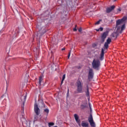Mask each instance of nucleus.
<instances>
[{
	"instance_id": "b1692460",
	"label": "nucleus",
	"mask_w": 127,
	"mask_h": 127,
	"mask_svg": "<svg viewBox=\"0 0 127 127\" xmlns=\"http://www.w3.org/2000/svg\"><path fill=\"white\" fill-rule=\"evenodd\" d=\"M89 108L90 109L91 112H92V108L91 107V103H89Z\"/></svg>"
},
{
	"instance_id": "a878e982",
	"label": "nucleus",
	"mask_w": 127,
	"mask_h": 127,
	"mask_svg": "<svg viewBox=\"0 0 127 127\" xmlns=\"http://www.w3.org/2000/svg\"><path fill=\"white\" fill-rule=\"evenodd\" d=\"M76 27H77V25H75V28H73V31H77V29Z\"/></svg>"
},
{
	"instance_id": "1a4fd4ad",
	"label": "nucleus",
	"mask_w": 127,
	"mask_h": 127,
	"mask_svg": "<svg viewBox=\"0 0 127 127\" xmlns=\"http://www.w3.org/2000/svg\"><path fill=\"white\" fill-rule=\"evenodd\" d=\"M108 34H109V32L108 31L104 32L102 36H101V41L102 42H105V40L107 38L108 36Z\"/></svg>"
},
{
	"instance_id": "4468645a",
	"label": "nucleus",
	"mask_w": 127,
	"mask_h": 127,
	"mask_svg": "<svg viewBox=\"0 0 127 127\" xmlns=\"http://www.w3.org/2000/svg\"><path fill=\"white\" fill-rule=\"evenodd\" d=\"M86 96L89 97L90 95V92H89V86L87 85L86 86V91H85Z\"/></svg>"
},
{
	"instance_id": "7ed1b4c3",
	"label": "nucleus",
	"mask_w": 127,
	"mask_h": 127,
	"mask_svg": "<svg viewBox=\"0 0 127 127\" xmlns=\"http://www.w3.org/2000/svg\"><path fill=\"white\" fill-rule=\"evenodd\" d=\"M127 20V16H124L123 17L122 19L118 20L116 21V28H117V30H119L120 28H121L119 26L120 24H123V23H126V21Z\"/></svg>"
},
{
	"instance_id": "f257e3e1",
	"label": "nucleus",
	"mask_w": 127,
	"mask_h": 127,
	"mask_svg": "<svg viewBox=\"0 0 127 127\" xmlns=\"http://www.w3.org/2000/svg\"><path fill=\"white\" fill-rule=\"evenodd\" d=\"M111 42H112V39L108 38L106 41V42H105L104 44V48H102L101 50L100 57V60H101V61H103V60H104V57L105 56V50H108V48H109V44H110Z\"/></svg>"
},
{
	"instance_id": "0eeeda50",
	"label": "nucleus",
	"mask_w": 127,
	"mask_h": 127,
	"mask_svg": "<svg viewBox=\"0 0 127 127\" xmlns=\"http://www.w3.org/2000/svg\"><path fill=\"white\" fill-rule=\"evenodd\" d=\"M88 78L89 81H91V80L94 78V70H93L92 68L89 69Z\"/></svg>"
},
{
	"instance_id": "6e6552de",
	"label": "nucleus",
	"mask_w": 127,
	"mask_h": 127,
	"mask_svg": "<svg viewBox=\"0 0 127 127\" xmlns=\"http://www.w3.org/2000/svg\"><path fill=\"white\" fill-rule=\"evenodd\" d=\"M44 33H46V30L45 29V28H42L38 32L37 36H39L41 37V36H42Z\"/></svg>"
},
{
	"instance_id": "c85d7f7f",
	"label": "nucleus",
	"mask_w": 127,
	"mask_h": 127,
	"mask_svg": "<svg viewBox=\"0 0 127 127\" xmlns=\"http://www.w3.org/2000/svg\"><path fill=\"white\" fill-rule=\"evenodd\" d=\"M122 10L121 9V8H118V11H121Z\"/></svg>"
},
{
	"instance_id": "c756f323",
	"label": "nucleus",
	"mask_w": 127,
	"mask_h": 127,
	"mask_svg": "<svg viewBox=\"0 0 127 127\" xmlns=\"http://www.w3.org/2000/svg\"><path fill=\"white\" fill-rule=\"evenodd\" d=\"M64 80H63V79L62 80V81H61V84H63V82H64Z\"/></svg>"
},
{
	"instance_id": "f704fd0d",
	"label": "nucleus",
	"mask_w": 127,
	"mask_h": 127,
	"mask_svg": "<svg viewBox=\"0 0 127 127\" xmlns=\"http://www.w3.org/2000/svg\"><path fill=\"white\" fill-rule=\"evenodd\" d=\"M117 0H114V1H116Z\"/></svg>"
},
{
	"instance_id": "cd10ccee",
	"label": "nucleus",
	"mask_w": 127,
	"mask_h": 127,
	"mask_svg": "<svg viewBox=\"0 0 127 127\" xmlns=\"http://www.w3.org/2000/svg\"><path fill=\"white\" fill-rule=\"evenodd\" d=\"M71 55V53H69L68 55V59L70 58V56Z\"/></svg>"
},
{
	"instance_id": "f3484780",
	"label": "nucleus",
	"mask_w": 127,
	"mask_h": 127,
	"mask_svg": "<svg viewBox=\"0 0 127 127\" xmlns=\"http://www.w3.org/2000/svg\"><path fill=\"white\" fill-rule=\"evenodd\" d=\"M111 35L112 37H113V38H114L115 39H117V37H118V33H117L116 32H114Z\"/></svg>"
},
{
	"instance_id": "423d86ee",
	"label": "nucleus",
	"mask_w": 127,
	"mask_h": 127,
	"mask_svg": "<svg viewBox=\"0 0 127 127\" xmlns=\"http://www.w3.org/2000/svg\"><path fill=\"white\" fill-rule=\"evenodd\" d=\"M34 112L37 116H39L40 114V109L38 108V105H37V102L35 101L34 104Z\"/></svg>"
},
{
	"instance_id": "2f4dec72",
	"label": "nucleus",
	"mask_w": 127,
	"mask_h": 127,
	"mask_svg": "<svg viewBox=\"0 0 127 127\" xmlns=\"http://www.w3.org/2000/svg\"><path fill=\"white\" fill-rule=\"evenodd\" d=\"M67 94H69V89H68V90H67Z\"/></svg>"
},
{
	"instance_id": "bb28decb",
	"label": "nucleus",
	"mask_w": 127,
	"mask_h": 127,
	"mask_svg": "<svg viewBox=\"0 0 127 127\" xmlns=\"http://www.w3.org/2000/svg\"><path fill=\"white\" fill-rule=\"evenodd\" d=\"M78 31L79 32H82V28H80L79 29H78Z\"/></svg>"
},
{
	"instance_id": "f8f14e48",
	"label": "nucleus",
	"mask_w": 127,
	"mask_h": 127,
	"mask_svg": "<svg viewBox=\"0 0 127 127\" xmlns=\"http://www.w3.org/2000/svg\"><path fill=\"white\" fill-rule=\"evenodd\" d=\"M43 113L47 116H48V114H49V109H48V107H46L45 109H44Z\"/></svg>"
},
{
	"instance_id": "412c9836",
	"label": "nucleus",
	"mask_w": 127,
	"mask_h": 127,
	"mask_svg": "<svg viewBox=\"0 0 127 127\" xmlns=\"http://www.w3.org/2000/svg\"><path fill=\"white\" fill-rule=\"evenodd\" d=\"M54 125V123H49V127H51V126Z\"/></svg>"
},
{
	"instance_id": "473e14b6",
	"label": "nucleus",
	"mask_w": 127,
	"mask_h": 127,
	"mask_svg": "<svg viewBox=\"0 0 127 127\" xmlns=\"http://www.w3.org/2000/svg\"><path fill=\"white\" fill-rule=\"evenodd\" d=\"M21 121H22V118L21 119Z\"/></svg>"
},
{
	"instance_id": "dca6fc26",
	"label": "nucleus",
	"mask_w": 127,
	"mask_h": 127,
	"mask_svg": "<svg viewBox=\"0 0 127 127\" xmlns=\"http://www.w3.org/2000/svg\"><path fill=\"white\" fill-rule=\"evenodd\" d=\"M42 81H43V75H41L39 77V84L40 86L41 85V83H42Z\"/></svg>"
},
{
	"instance_id": "9d476101",
	"label": "nucleus",
	"mask_w": 127,
	"mask_h": 127,
	"mask_svg": "<svg viewBox=\"0 0 127 127\" xmlns=\"http://www.w3.org/2000/svg\"><path fill=\"white\" fill-rule=\"evenodd\" d=\"M115 7H116V6L115 5H112L110 7H108L106 9V12L107 13H110V12H111V11H112V10H114V9H115Z\"/></svg>"
},
{
	"instance_id": "f03ea898",
	"label": "nucleus",
	"mask_w": 127,
	"mask_h": 127,
	"mask_svg": "<svg viewBox=\"0 0 127 127\" xmlns=\"http://www.w3.org/2000/svg\"><path fill=\"white\" fill-rule=\"evenodd\" d=\"M92 65L93 69H95V70H99L101 66V62L99 60L94 59L92 63Z\"/></svg>"
},
{
	"instance_id": "6ab92c4d",
	"label": "nucleus",
	"mask_w": 127,
	"mask_h": 127,
	"mask_svg": "<svg viewBox=\"0 0 127 127\" xmlns=\"http://www.w3.org/2000/svg\"><path fill=\"white\" fill-rule=\"evenodd\" d=\"M126 28V24L124 23V24L121 27V31H123Z\"/></svg>"
},
{
	"instance_id": "9b49d317",
	"label": "nucleus",
	"mask_w": 127,
	"mask_h": 127,
	"mask_svg": "<svg viewBox=\"0 0 127 127\" xmlns=\"http://www.w3.org/2000/svg\"><path fill=\"white\" fill-rule=\"evenodd\" d=\"M74 119H75L76 123H77V124H78V125H80L81 121H80V119H79V116H78V115L75 114L74 115Z\"/></svg>"
},
{
	"instance_id": "a211bd4d",
	"label": "nucleus",
	"mask_w": 127,
	"mask_h": 127,
	"mask_svg": "<svg viewBox=\"0 0 127 127\" xmlns=\"http://www.w3.org/2000/svg\"><path fill=\"white\" fill-rule=\"evenodd\" d=\"M88 107V104H82L81 105V110H84V109H86Z\"/></svg>"
},
{
	"instance_id": "72a5a7b5",
	"label": "nucleus",
	"mask_w": 127,
	"mask_h": 127,
	"mask_svg": "<svg viewBox=\"0 0 127 127\" xmlns=\"http://www.w3.org/2000/svg\"><path fill=\"white\" fill-rule=\"evenodd\" d=\"M23 105H24V102H23Z\"/></svg>"
},
{
	"instance_id": "aec40b11",
	"label": "nucleus",
	"mask_w": 127,
	"mask_h": 127,
	"mask_svg": "<svg viewBox=\"0 0 127 127\" xmlns=\"http://www.w3.org/2000/svg\"><path fill=\"white\" fill-rule=\"evenodd\" d=\"M103 27H100V28L96 29V31H103Z\"/></svg>"
},
{
	"instance_id": "393cba45",
	"label": "nucleus",
	"mask_w": 127,
	"mask_h": 127,
	"mask_svg": "<svg viewBox=\"0 0 127 127\" xmlns=\"http://www.w3.org/2000/svg\"><path fill=\"white\" fill-rule=\"evenodd\" d=\"M95 24L96 25H98V24H100V20L98 21L97 22H96L95 23Z\"/></svg>"
},
{
	"instance_id": "20e7f679",
	"label": "nucleus",
	"mask_w": 127,
	"mask_h": 127,
	"mask_svg": "<svg viewBox=\"0 0 127 127\" xmlns=\"http://www.w3.org/2000/svg\"><path fill=\"white\" fill-rule=\"evenodd\" d=\"M88 121L91 127H96V123H95V121H94L92 113H90L89 116L88 118Z\"/></svg>"
},
{
	"instance_id": "7c9ffc66",
	"label": "nucleus",
	"mask_w": 127,
	"mask_h": 127,
	"mask_svg": "<svg viewBox=\"0 0 127 127\" xmlns=\"http://www.w3.org/2000/svg\"><path fill=\"white\" fill-rule=\"evenodd\" d=\"M64 50H65V48H62V51H64Z\"/></svg>"
},
{
	"instance_id": "4be33fe9",
	"label": "nucleus",
	"mask_w": 127,
	"mask_h": 127,
	"mask_svg": "<svg viewBox=\"0 0 127 127\" xmlns=\"http://www.w3.org/2000/svg\"><path fill=\"white\" fill-rule=\"evenodd\" d=\"M23 116H24V111H22V117L23 118V119L24 120V121H25L24 118H23Z\"/></svg>"
},
{
	"instance_id": "ddd939ff",
	"label": "nucleus",
	"mask_w": 127,
	"mask_h": 127,
	"mask_svg": "<svg viewBox=\"0 0 127 127\" xmlns=\"http://www.w3.org/2000/svg\"><path fill=\"white\" fill-rule=\"evenodd\" d=\"M81 127H89V124L88 123H85L84 121L81 122Z\"/></svg>"
},
{
	"instance_id": "2eb2a0df",
	"label": "nucleus",
	"mask_w": 127,
	"mask_h": 127,
	"mask_svg": "<svg viewBox=\"0 0 127 127\" xmlns=\"http://www.w3.org/2000/svg\"><path fill=\"white\" fill-rule=\"evenodd\" d=\"M40 104L41 105V108H47V106L45 105V104L44 103V102L43 100H41Z\"/></svg>"
},
{
	"instance_id": "5701e85b",
	"label": "nucleus",
	"mask_w": 127,
	"mask_h": 127,
	"mask_svg": "<svg viewBox=\"0 0 127 127\" xmlns=\"http://www.w3.org/2000/svg\"><path fill=\"white\" fill-rule=\"evenodd\" d=\"M65 77H66V74H64L62 78L63 81H64V80H65Z\"/></svg>"
},
{
	"instance_id": "39448f33",
	"label": "nucleus",
	"mask_w": 127,
	"mask_h": 127,
	"mask_svg": "<svg viewBox=\"0 0 127 127\" xmlns=\"http://www.w3.org/2000/svg\"><path fill=\"white\" fill-rule=\"evenodd\" d=\"M77 87V92H74V94H78V93H83V88H82V83L81 81H78L76 82Z\"/></svg>"
}]
</instances>
